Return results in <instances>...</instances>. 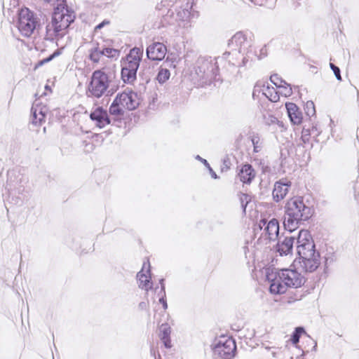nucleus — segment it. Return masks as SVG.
Here are the masks:
<instances>
[{
    "label": "nucleus",
    "mask_w": 359,
    "mask_h": 359,
    "mask_svg": "<svg viewBox=\"0 0 359 359\" xmlns=\"http://www.w3.org/2000/svg\"><path fill=\"white\" fill-rule=\"evenodd\" d=\"M266 279L270 283V292L275 294L285 293L287 287H300L306 282L305 277L301 273L292 269L280 271L268 269Z\"/></svg>",
    "instance_id": "f257e3e1"
},
{
    "label": "nucleus",
    "mask_w": 359,
    "mask_h": 359,
    "mask_svg": "<svg viewBox=\"0 0 359 359\" xmlns=\"http://www.w3.org/2000/svg\"><path fill=\"white\" fill-rule=\"evenodd\" d=\"M297 252L299 263L305 271L313 272L318 268L320 264V254L315 249V244L309 231L302 229L299 231Z\"/></svg>",
    "instance_id": "f03ea898"
},
{
    "label": "nucleus",
    "mask_w": 359,
    "mask_h": 359,
    "mask_svg": "<svg viewBox=\"0 0 359 359\" xmlns=\"http://www.w3.org/2000/svg\"><path fill=\"white\" fill-rule=\"evenodd\" d=\"M313 210L303 197L294 196L289 198L284 206L283 224L287 231L292 232L300 223L311 217Z\"/></svg>",
    "instance_id": "7ed1b4c3"
},
{
    "label": "nucleus",
    "mask_w": 359,
    "mask_h": 359,
    "mask_svg": "<svg viewBox=\"0 0 359 359\" xmlns=\"http://www.w3.org/2000/svg\"><path fill=\"white\" fill-rule=\"evenodd\" d=\"M229 46L232 47V50L224 53L223 58L228 60L229 64L233 66L245 65L250 57L251 41L248 39L245 34L239 32L232 36Z\"/></svg>",
    "instance_id": "20e7f679"
},
{
    "label": "nucleus",
    "mask_w": 359,
    "mask_h": 359,
    "mask_svg": "<svg viewBox=\"0 0 359 359\" xmlns=\"http://www.w3.org/2000/svg\"><path fill=\"white\" fill-rule=\"evenodd\" d=\"M74 19V12L65 7H57L53 14L51 22L46 26V39L53 41L63 37Z\"/></svg>",
    "instance_id": "39448f33"
},
{
    "label": "nucleus",
    "mask_w": 359,
    "mask_h": 359,
    "mask_svg": "<svg viewBox=\"0 0 359 359\" xmlns=\"http://www.w3.org/2000/svg\"><path fill=\"white\" fill-rule=\"evenodd\" d=\"M110 83V77L104 69L95 70L92 74L88 86L87 95L95 98L101 97L107 92Z\"/></svg>",
    "instance_id": "423d86ee"
},
{
    "label": "nucleus",
    "mask_w": 359,
    "mask_h": 359,
    "mask_svg": "<svg viewBox=\"0 0 359 359\" xmlns=\"http://www.w3.org/2000/svg\"><path fill=\"white\" fill-rule=\"evenodd\" d=\"M196 74L198 77L206 80L215 79L219 72L217 59L214 57H199L195 67Z\"/></svg>",
    "instance_id": "0eeeda50"
},
{
    "label": "nucleus",
    "mask_w": 359,
    "mask_h": 359,
    "mask_svg": "<svg viewBox=\"0 0 359 359\" xmlns=\"http://www.w3.org/2000/svg\"><path fill=\"white\" fill-rule=\"evenodd\" d=\"M39 25L36 15L27 8H22L18 14V29L22 35L30 36Z\"/></svg>",
    "instance_id": "6e6552de"
},
{
    "label": "nucleus",
    "mask_w": 359,
    "mask_h": 359,
    "mask_svg": "<svg viewBox=\"0 0 359 359\" xmlns=\"http://www.w3.org/2000/svg\"><path fill=\"white\" fill-rule=\"evenodd\" d=\"M193 1H188L177 10L176 20L180 27L187 29L191 27L192 21L199 17L198 11L193 8Z\"/></svg>",
    "instance_id": "1a4fd4ad"
},
{
    "label": "nucleus",
    "mask_w": 359,
    "mask_h": 359,
    "mask_svg": "<svg viewBox=\"0 0 359 359\" xmlns=\"http://www.w3.org/2000/svg\"><path fill=\"white\" fill-rule=\"evenodd\" d=\"M258 227L261 231L260 239L266 241L277 239L279 233V223L277 219H272L269 222L262 219L258 224Z\"/></svg>",
    "instance_id": "9d476101"
},
{
    "label": "nucleus",
    "mask_w": 359,
    "mask_h": 359,
    "mask_svg": "<svg viewBox=\"0 0 359 359\" xmlns=\"http://www.w3.org/2000/svg\"><path fill=\"white\" fill-rule=\"evenodd\" d=\"M236 351V345L231 338H221L214 348V353L224 359L233 358Z\"/></svg>",
    "instance_id": "9b49d317"
},
{
    "label": "nucleus",
    "mask_w": 359,
    "mask_h": 359,
    "mask_svg": "<svg viewBox=\"0 0 359 359\" xmlns=\"http://www.w3.org/2000/svg\"><path fill=\"white\" fill-rule=\"evenodd\" d=\"M115 98L125 111L134 110L140 103L137 94L132 90H125L118 93Z\"/></svg>",
    "instance_id": "f8f14e48"
},
{
    "label": "nucleus",
    "mask_w": 359,
    "mask_h": 359,
    "mask_svg": "<svg viewBox=\"0 0 359 359\" xmlns=\"http://www.w3.org/2000/svg\"><path fill=\"white\" fill-rule=\"evenodd\" d=\"M142 53V50L139 48H134L131 49L126 57V60L123 65V67H127V69H131L132 71L137 72Z\"/></svg>",
    "instance_id": "ddd939ff"
},
{
    "label": "nucleus",
    "mask_w": 359,
    "mask_h": 359,
    "mask_svg": "<svg viewBox=\"0 0 359 359\" xmlns=\"http://www.w3.org/2000/svg\"><path fill=\"white\" fill-rule=\"evenodd\" d=\"M90 118L95 123V125L100 128H103L110 124L108 113L102 107H96L90 114Z\"/></svg>",
    "instance_id": "4468645a"
},
{
    "label": "nucleus",
    "mask_w": 359,
    "mask_h": 359,
    "mask_svg": "<svg viewBox=\"0 0 359 359\" xmlns=\"http://www.w3.org/2000/svg\"><path fill=\"white\" fill-rule=\"evenodd\" d=\"M48 109L46 105L35 101L32 107V123L41 125L45 121Z\"/></svg>",
    "instance_id": "2eb2a0df"
},
{
    "label": "nucleus",
    "mask_w": 359,
    "mask_h": 359,
    "mask_svg": "<svg viewBox=\"0 0 359 359\" xmlns=\"http://www.w3.org/2000/svg\"><path fill=\"white\" fill-rule=\"evenodd\" d=\"M291 184V182L287 179H282L275 183L273 190V197L276 202L281 201L285 197Z\"/></svg>",
    "instance_id": "dca6fc26"
},
{
    "label": "nucleus",
    "mask_w": 359,
    "mask_h": 359,
    "mask_svg": "<svg viewBox=\"0 0 359 359\" xmlns=\"http://www.w3.org/2000/svg\"><path fill=\"white\" fill-rule=\"evenodd\" d=\"M166 52V47L159 42L154 43L147 48V57L152 60H162L165 57Z\"/></svg>",
    "instance_id": "f3484780"
},
{
    "label": "nucleus",
    "mask_w": 359,
    "mask_h": 359,
    "mask_svg": "<svg viewBox=\"0 0 359 359\" xmlns=\"http://www.w3.org/2000/svg\"><path fill=\"white\" fill-rule=\"evenodd\" d=\"M137 277L139 281L140 287L144 289L147 291L151 288L152 285L150 282V264L148 261L144 262L142 269L141 271L137 273Z\"/></svg>",
    "instance_id": "a211bd4d"
},
{
    "label": "nucleus",
    "mask_w": 359,
    "mask_h": 359,
    "mask_svg": "<svg viewBox=\"0 0 359 359\" xmlns=\"http://www.w3.org/2000/svg\"><path fill=\"white\" fill-rule=\"evenodd\" d=\"M297 237L292 236H286L283 238H280L276 245L277 251L280 255H287L290 254L293 249L294 241H297Z\"/></svg>",
    "instance_id": "6ab92c4d"
},
{
    "label": "nucleus",
    "mask_w": 359,
    "mask_h": 359,
    "mask_svg": "<svg viewBox=\"0 0 359 359\" xmlns=\"http://www.w3.org/2000/svg\"><path fill=\"white\" fill-rule=\"evenodd\" d=\"M288 116L292 123L299 125L302 121V114L298 107L294 103H286L285 104Z\"/></svg>",
    "instance_id": "aec40b11"
},
{
    "label": "nucleus",
    "mask_w": 359,
    "mask_h": 359,
    "mask_svg": "<svg viewBox=\"0 0 359 359\" xmlns=\"http://www.w3.org/2000/svg\"><path fill=\"white\" fill-rule=\"evenodd\" d=\"M171 332V327L167 323L162 324L159 327L158 337L166 348H171L172 347L170 339Z\"/></svg>",
    "instance_id": "412c9836"
},
{
    "label": "nucleus",
    "mask_w": 359,
    "mask_h": 359,
    "mask_svg": "<svg viewBox=\"0 0 359 359\" xmlns=\"http://www.w3.org/2000/svg\"><path fill=\"white\" fill-rule=\"evenodd\" d=\"M255 176V172L254 169L248 164L244 165L238 174L240 180L246 184L250 183Z\"/></svg>",
    "instance_id": "4be33fe9"
},
{
    "label": "nucleus",
    "mask_w": 359,
    "mask_h": 359,
    "mask_svg": "<svg viewBox=\"0 0 359 359\" xmlns=\"http://www.w3.org/2000/svg\"><path fill=\"white\" fill-rule=\"evenodd\" d=\"M262 94L273 102H278L280 98L278 89L269 87V85H263Z\"/></svg>",
    "instance_id": "5701e85b"
},
{
    "label": "nucleus",
    "mask_w": 359,
    "mask_h": 359,
    "mask_svg": "<svg viewBox=\"0 0 359 359\" xmlns=\"http://www.w3.org/2000/svg\"><path fill=\"white\" fill-rule=\"evenodd\" d=\"M102 50V46L93 44L90 49V59L94 62H99L100 57L104 56Z\"/></svg>",
    "instance_id": "b1692460"
},
{
    "label": "nucleus",
    "mask_w": 359,
    "mask_h": 359,
    "mask_svg": "<svg viewBox=\"0 0 359 359\" xmlns=\"http://www.w3.org/2000/svg\"><path fill=\"white\" fill-rule=\"evenodd\" d=\"M136 72L127 69V67H122L121 77L125 83H131L136 79Z\"/></svg>",
    "instance_id": "393cba45"
},
{
    "label": "nucleus",
    "mask_w": 359,
    "mask_h": 359,
    "mask_svg": "<svg viewBox=\"0 0 359 359\" xmlns=\"http://www.w3.org/2000/svg\"><path fill=\"white\" fill-rule=\"evenodd\" d=\"M124 112L125 110L119 104L118 102H116L115 98L109 107V113L114 116H121L123 115Z\"/></svg>",
    "instance_id": "a878e982"
},
{
    "label": "nucleus",
    "mask_w": 359,
    "mask_h": 359,
    "mask_svg": "<svg viewBox=\"0 0 359 359\" xmlns=\"http://www.w3.org/2000/svg\"><path fill=\"white\" fill-rule=\"evenodd\" d=\"M102 50L103 55L109 58L116 59L120 55V51L115 48H104L103 46H102Z\"/></svg>",
    "instance_id": "bb28decb"
},
{
    "label": "nucleus",
    "mask_w": 359,
    "mask_h": 359,
    "mask_svg": "<svg viewBox=\"0 0 359 359\" xmlns=\"http://www.w3.org/2000/svg\"><path fill=\"white\" fill-rule=\"evenodd\" d=\"M170 76V71L167 69H161L157 74L156 79L160 83L166 82Z\"/></svg>",
    "instance_id": "cd10ccee"
},
{
    "label": "nucleus",
    "mask_w": 359,
    "mask_h": 359,
    "mask_svg": "<svg viewBox=\"0 0 359 359\" xmlns=\"http://www.w3.org/2000/svg\"><path fill=\"white\" fill-rule=\"evenodd\" d=\"M278 95H281L284 97H289L292 94V90L290 87V84L286 83V84H284L281 86L280 88H278Z\"/></svg>",
    "instance_id": "c85d7f7f"
},
{
    "label": "nucleus",
    "mask_w": 359,
    "mask_h": 359,
    "mask_svg": "<svg viewBox=\"0 0 359 359\" xmlns=\"http://www.w3.org/2000/svg\"><path fill=\"white\" fill-rule=\"evenodd\" d=\"M305 333V331L303 327H298L295 329L294 333L292 335L291 341L292 344H296L299 342L300 336Z\"/></svg>",
    "instance_id": "c756f323"
},
{
    "label": "nucleus",
    "mask_w": 359,
    "mask_h": 359,
    "mask_svg": "<svg viewBox=\"0 0 359 359\" xmlns=\"http://www.w3.org/2000/svg\"><path fill=\"white\" fill-rule=\"evenodd\" d=\"M270 80L271 83L276 86L277 89L281 86L286 84V82L277 74L272 75L270 78Z\"/></svg>",
    "instance_id": "7c9ffc66"
},
{
    "label": "nucleus",
    "mask_w": 359,
    "mask_h": 359,
    "mask_svg": "<svg viewBox=\"0 0 359 359\" xmlns=\"http://www.w3.org/2000/svg\"><path fill=\"white\" fill-rule=\"evenodd\" d=\"M330 68L333 70L334 75H335L336 78L337 79V80L341 81V76L340 74L339 68L338 67L335 66L334 65H333L332 63H330Z\"/></svg>",
    "instance_id": "2f4dec72"
},
{
    "label": "nucleus",
    "mask_w": 359,
    "mask_h": 359,
    "mask_svg": "<svg viewBox=\"0 0 359 359\" xmlns=\"http://www.w3.org/2000/svg\"><path fill=\"white\" fill-rule=\"evenodd\" d=\"M263 85L265 84L262 83H257L255 84L253 90V95H255L257 93H260L261 91L262 92Z\"/></svg>",
    "instance_id": "473e14b6"
},
{
    "label": "nucleus",
    "mask_w": 359,
    "mask_h": 359,
    "mask_svg": "<svg viewBox=\"0 0 359 359\" xmlns=\"http://www.w3.org/2000/svg\"><path fill=\"white\" fill-rule=\"evenodd\" d=\"M55 55H56V53H54V54L51 55L50 56H49L48 57L39 61L36 67L41 66L43 64L50 61L55 57Z\"/></svg>",
    "instance_id": "72a5a7b5"
},
{
    "label": "nucleus",
    "mask_w": 359,
    "mask_h": 359,
    "mask_svg": "<svg viewBox=\"0 0 359 359\" xmlns=\"http://www.w3.org/2000/svg\"><path fill=\"white\" fill-rule=\"evenodd\" d=\"M250 1L254 3L255 5L261 6L267 5V0H250Z\"/></svg>",
    "instance_id": "f704fd0d"
},
{
    "label": "nucleus",
    "mask_w": 359,
    "mask_h": 359,
    "mask_svg": "<svg viewBox=\"0 0 359 359\" xmlns=\"http://www.w3.org/2000/svg\"><path fill=\"white\" fill-rule=\"evenodd\" d=\"M159 302H160L161 304H162L163 307V309H164L165 310V309H167V308H168V304H167L166 300H165V299L164 298V297H162L161 298H160V299H159Z\"/></svg>",
    "instance_id": "c9c22d12"
},
{
    "label": "nucleus",
    "mask_w": 359,
    "mask_h": 359,
    "mask_svg": "<svg viewBox=\"0 0 359 359\" xmlns=\"http://www.w3.org/2000/svg\"><path fill=\"white\" fill-rule=\"evenodd\" d=\"M108 23H109V22H108V21H103L102 23L99 24L98 25H97V26L95 27V29H100L102 27H103V26H104V25H107V24H108Z\"/></svg>",
    "instance_id": "e433bc0d"
},
{
    "label": "nucleus",
    "mask_w": 359,
    "mask_h": 359,
    "mask_svg": "<svg viewBox=\"0 0 359 359\" xmlns=\"http://www.w3.org/2000/svg\"><path fill=\"white\" fill-rule=\"evenodd\" d=\"M306 107L309 108V107H311L312 108V110H313V114H314L315 112V109H314V104L313 102H307L306 103Z\"/></svg>",
    "instance_id": "4c0bfd02"
},
{
    "label": "nucleus",
    "mask_w": 359,
    "mask_h": 359,
    "mask_svg": "<svg viewBox=\"0 0 359 359\" xmlns=\"http://www.w3.org/2000/svg\"><path fill=\"white\" fill-rule=\"evenodd\" d=\"M208 169L210 170L212 177L214 179H217V174L212 170V169L210 167H209Z\"/></svg>",
    "instance_id": "58836bf2"
},
{
    "label": "nucleus",
    "mask_w": 359,
    "mask_h": 359,
    "mask_svg": "<svg viewBox=\"0 0 359 359\" xmlns=\"http://www.w3.org/2000/svg\"><path fill=\"white\" fill-rule=\"evenodd\" d=\"M201 161H202V162H203V163H204V164H205L208 168H209V167H210V165H209V164H208V161H207L205 159H201Z\"/></svg>",
    "instance_id": "ea45409f"
},
{
    "label": "nucleus",
    "mask_w": 359,
    "mask_h": 359,
    "mask_svg": "<svg viewBox=\"0 0 359 359\" xmlns=\"http://www.w3.org/2000/svg\"><path fill=\"white\" fill-rule=\"evenodd\" d=\"M161 288H162V290L163 291V292L165 293V287L163 284H162Z\"/></svg>",
    "instance_id": "a19ab883"
},
{
    "label": "nucleus",
    "mask_w": 359,
    "mask_h": 359,
    "mask_svg": "<svg viewBox=\"0 0 359 359\" xmlns=\"http://www.w3.org/2000/svg\"><path fill=\"white\" fill-rule=\"evenodd\" d=\"M197 158H198V159H200V160H201V159H202L199 156H197Z\"/></svg>",
    "instance_id": "79ce46f5"
},
{
    "label": "nucleus",
    "mask_w": 359,
    "mask_h": 359,
    "mask_svg": "<svg viewBox=\"0 0 359 359\" xmlns=\"http://www.w3.org/2000/svg\"><path fill=\"white\" fill-rule=\"evenodd\" d=\"M44 1H46V2H50V0H44Z\"/></svg>",
    "instance_id": "37998d69"
}]
</instances>
